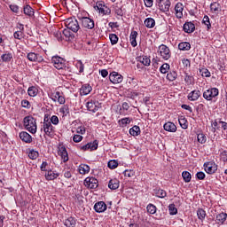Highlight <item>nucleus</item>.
Here are the masks:
<instances>
[{
	"mask_svg": "<svg viewBox=\"0 0 227 227\" xmlns=\"http://www.w3.org/2000/svg\"><path fill=\"white\" fill-rule=\"evenodd\" d=\"M217 95H219V89L211 88L204 91L203 98L206 100H212L214 98L217 97Z\"/></svg>",
	"mask_w": 227,
	"mask_h": 227,
	"instance_id": "7",
	"label": "nucleus"
},
{
	"mask_svg": "<svg viewBox=\"0 0 227 227\" xmlns=\"http://www.w3.org/2000/svg\"><path fill=\"white\" fill-rule=\"evenodd\" d=\"M59 176V173H56L52 170H47V173L45 174L46 180H56Z\"/></svg>",
	"mask_w": 227,
	"mask_h": 227,
	"instance_id": "30",
	"label": "nucleus"
},
{
	"mask_svg": "<svg viewBox=\"0 0 227 227\" xmlns=\"http://www.w3.org/2000/svg\"><path fill=\"white\" fill-rule=\"evenodd\" d=\"M183 29L184 33H194V31H196V25H194V23L192 21H186L183 26Z\"/></svg>",
	"mask_w": 227,
	"mask_h": 227,
	"instance_id": "16",
	"label": "nucleus"
},
{
	"mask_svg": "<svg viewBox=\"0 0 227 227\" xmlns=\"http://www.w3.org/2000/svg\"><path fill=\"white\" fill-rule=\"evenodd\" d=\"M182 177L185 184H189L191 182L192 176L189 173V171H183L182 172Z\"/></svg>",
	"mask_w": 227,
	"mask_h": 227,
	"instance_id": "41",
	"label": "nucleus"
},
{
	"mask_svg": "<svg viewBox=\"0 0 227 227\" xmlns=\"http://www.w3.org/2000/svg\"><path fill=\"white\" fill-rule=\"evenodd\" d=\"M94 210L98 214H102V212H106V210H107V204L104 201H98L94 205Z\"/></svg>",
	"mask_w": 227,
	"mask_h": 227,
	"instance_id": "15",
	"label": "nucleus"
},
{
	"mask_svg": "<svg viewBox=\"0 0 227 227\" xmlns=\"http://www.w3.org/2000/svg\"><path fill=\"white\" fill-rule=\"evenodd\" d=\"M93 88L91 86H82L80 89V95H90Z\"/></svg>",
	"mask_w": 227,
	"mask_h": 227,
	"instance_id": "35",
	"label": "nucleus"
},
{
	"mask_svg": "<svg viewBox=\"0 0 227 227\" xmlns=\"http://www.w3.org/2000/svg\"><path fill=\"white\" fill-rule=\"evenodd\" d=\"M114 12L118 17H123L125 15V7H123V5H114Z\"/></svg>",
	"mask_w": 227,
	"mask_h": 227,
	"instance_id": "23",
	"label": "nucleus"
},
{
	"mask_svg": "<svg viewBox=\"0 0 227 227\" xmlns=\"http://www.w3.org/2000/svg\"><path fill=\"white\" fill-rule=\"evenodd\" d=\"M163 129L167 132H175L176 130V125L171 121H168L164 124Z\"/></svg>",
	"mask_w": 227,
	"mask_h": 227,
	"instance_id": "24",
	"label": "nucleus"
},
{
	"mask_svg": "<svg viewBox=\"0 0 227 227\" xmlns=\"http://www.w3.org/2000/svg\"><path fill=\"white\" fill-rule=\"evenodd\" d=\"M76 68H78L80 74H82L84 72V64H82V61L78 60L75 64Z\"/></svg>",
	"mask_w": 227,
	"mask_h": 227,
	"instance_id": "55",
	"label": "nucleus"
},
{
	"mask_svg": "<svg viewBox=\"0 0 227 227\" xmlns=\"http://www.w3.org/2000/svg\"><path fill=\"white\" fill-rule=\"evenodd\" d=\"M53 35L59 42H61V40H63V34L61 33V31L57 30L53 33Z\"/></svg>",
	"mask_w": 227,
	"mask_h": 227,
	"instance_id": "58",
	"label": "nucleus"
},
{
	"mask_svg": "<svg viewBox=\"0 0 227 227\" xmlns=\"http://www.w3.org/2000/svg\"><path fill=\"white\" fill-rule=\"evenodd\" d=\"M51 61L57 70H63V68H67V61L59 56L52 57Z\"/></svg>",
	"mask_w": 227,
	"mask_h": 227,
	"instance_id": "4",
	"label": "nucleus"
},
{
	"mask_svg": "<svg viewBox=\"0 0 227 227\" xmlns=\"http://www.w3.org/2000/svg\"><path fill=\"white\" fill-rule=\"evenodd\" d=\"M84 185L88 189H97L98 187V180L95 177H87L84 180Z\"/></svg>",
	"mask_w": 227,
	"mask_h": 227,
	"instance_id": "11",
	"label": "nucleus"
},
{
	"mask_svg": "<svg viewBox=\"0 0 227 227\" xmlns=\"http://www.w3.org/2000/svg\"><path fill=\"white\" fill-rule=\"evenodd\" d=\"M98 149V140H94L93 142L88 143L85 145L80 146V150L86 152L87 150H90V152H94V150Z\"/></svg>",
	"mask_w": 227,
	"mask_h": 227,
	"instance_id": "12",
	"label": "nucleus"
},
{
	"mask_svg": "<svg viewBox=\"0 0 227 227\" xmlns=\"http://www.w3.org/2000/svg\"><path fill=\"white\" fill-rule=\"evenodd\" d=\"M59 155L61 156L63 162H68V153L66 147H60L59 150Z\"/></svg>",
	"mask_w": 227,
	"mask_h": 227,
	"instance_id": "21",
	"label": "nucleus"
},
{
	"mask_svg": "<svg viewBox=\"0 0 227 227\" xmlns=\"http://www.w3.org/2000/svg\"><path fill=\"white\" fill-rule=\"evenodd\" d=\"M43 131L46 134V136H51L52 132H54V126H52V123L49 121V120L44 119L43 122Z\"/></svg>",
	"mask_w": 227,
	"mask_h": 227,
	"instance_id": "14",
	"label": "nucleus"
},
{
	"mask_svg": "<svg viewBox=\"0 0 227 227\" xmlns=\"http://www.w3.org/2000/svg\"><path fill=\"white\" fill-rule=\"evenodd\" d=\"M121 122V127H127L130 123V118L126 117L119 121Z\"/></svg>",
	"mask_w": 227,
	"mask_h": 227,
	"instance_id": "57",
	"label": "nucleus"
},
{
	"mask_svg": "<svg viewBox=\"0 0 227 227\" xmlns=\"http://www.w3.org/2000/svg\"><path fill=\"white\" fill-rule=\"evenodd\" d=\"M108 187L111 191H116L120 187V180L116 178L111 179L108 183Z\"/></svg>",
	"mask_w": 227,
	"mask_h": 227,
	"instance_id": "22",
	"label": "nucleus"
},
{
	"mask_svg": "<svg viewBox=\"0 0 227 227\" xmlns=\"http://www.w3.org/2000/svg\"><path fill=\"white\" fill-rule=\"evenodd\" d=\"M176 77H178V74L176 73V71H170L167 74L168 81H171V82L176 81Z\"/></svg>",
	"mask_w": 227,
	"mask_h": 227,
	"instance_id": "45",
	"label": "nucleus"
},
{
	"mask_svg": "<svg viewBox=\"0 0 227 227\" xmlns=\"http://www.w3.org/2000/svg\"><path fill=\"white\" fill-rule=\"evenodd\" d=\"M124 176H128L129 178L134 176V170H125L123 172Z\"/></svg>",
	"mask_w": 227,
	"mask_h": 227,
	"instance_id": "64",
	"label": "nucleus"
},
{
	"mask_svg": "<svg viewBox=\"0 0 227 227\" xmlns=\"http://www.w3.org/2000/svg\"><path fill=\"white\" fill-rule=\"evenodd\" d=\"M65 26L67 29H70L73 33H77L81 29L79 21L75 18H68L65 20Z\"/></svg>",
	"mask_w": 227,
	"mask_h": 227,
	"instance_id": "2",
	"label": "nucleus"
},
{
	"mask_svg": "<svg viewBox=\"0 0 227 227\" xmlns=\"http://www.w3.org/2000/svg\"><path fill=\"white\" fill-rule=\"evenodd\" d=\"M198 219L200 221H205V217H207V212L203 208H199L197 210Z\"/></svg>",
	"mask_w": 227,
	"mask_h": 227,
	"instance_id": "42",
	"label": "nucleus"
},
{
	"mask_svg": "<svg viewBox=\"0 0 227 227\" xmlns=\"http://www.w3.org/2000/svg\"><path fill=\"white\" fill-rule=\"evenodd\" d=\"M58 102L59 104H65V98L61 96L59 91H57Z\"/></svg>",
	"mask_w": 227,
	"mask_h": 227,
	"instance_id": "61",
	"label": "nucleus"
},
{
	"mask_svg": "<svg viewBox=\"0 0 227 227\" xmlns=\"http://www.w3.org/2000/svg\"><path fill=\"white\" fill-rule=\"evenodd\" d=\"M201 95V92L200 90H193L189 93L188 95V100H192L194 102L195 100H198Z\"/></svg>",
	"mask_w": 227,
	"mask_h": 227,
	"instance_id": "27",
	"label": "nucleus"
},
{
	"mask_svg": "<svg viewBox=\"0 0 227 227\" xmlns=\"http://www.w3.org/2000/svg\"><path fill=\"white\" fill-rule=\"evenodd\" d=\"M205 176L206 175L203 171L197 172L196 174V178H198V180H205Z\"/></svg>",
	"mask_w": 227,
	"mask_h": 227,
	"instance_id": "62",
	"label": "nucleus"
},
{
	"mask_svg": "<svg viewBox=\"0 0 227 227\" xmlns=\"http://www.w3.org/2000/svg\"><path fill=\"white\" fill-rule=\"evenodd\" d=\"M20 138L24 143H33V137H31V135H29V133H27L26 131H21L20 133Z\"/></svg>",
	"mask_w": 227,
	"mask_h": 227,
	"instance_id": "19",
	"label": "nucleus"
},
{
	"mask_svg": "<svg viewBox=\"0 0 227 227\" xmlns=\"http://www.w3.org/2000/svg\"><path fill=\"white\" fill-rule=\"evenodd\" d=\"M27 58L28 61H31L32 63H43V56H42L40 53H35V52H29L27 54Z\"/></svg>",
	"mask_w": 227,
	"mask_h": 227,
	"instance_id": "10",
	"label": "nucleus"
},
{
	"mask_svg": "<svg viewBox=\"0 0 227 227\" xmlns=\"http://www.w3.org/2000/svg\"><path fill=\"white\" fill-rule=\"evenodd\" d=\"M204 169L207 175H214L217 171V164L215 161H207L204 163Z\"/></svg>",
	"mask_w": 227,
	"mask_h": 227,
	"instance_id": "8",
	"label": "nucleus"
},
{
	"mask_svg": "<svg viewBox=\"0 0 227 227\" xmlns=\"http://www.w3.org/2000/svg\"><path fill=\"white\" fill-rule=\"evenodd\" d=\"M21 106L24 107L25 109H30L31 108V103L27 101V99H23L21 101Z\"/></svg>",
	"mask_w": 227,
	"mask_h": 227,
	"instance_id": "59",
	"label": "nucleus"
},
{
	"mask_svg": "<svg viewBox=\"0 0 227 227\" xmlns=\"http://www.w3.org/2000/svg\"><path fill=\"white\" fill-rule=\"evenodd\" d=\"M62 35L65 36L67 41L74 40V33H72L69 28H65Z\"/></svg>",
	"mask_w": 227,
	"mask_h": 227,
	"instance_id": "33",
	"label": "nucleus"
},
{
	"mask_svg": "<svg viewBox=\"0 0 227 227\" xmlns=\"http://www.w3.org/2000/svg\"><path fill=\"white\" fill-rule=\"evenodd\" d=\"M155 196L157 198H166V196H168V193L166 192V191L162 189H159V190H156Z\"/></svg>",
	"mask_w": 227,
	"mask_h": 227,
	"instance_id": "49",
	"label": "nucleus"
},
{
	"mask_svg": "<svg viewBox=\"0 0 227 227\" xmlns=\"http://www.w3.org/2000/svg\"><path fill=\"white\" fill-rule=\"evenodd\" d=\"M146 210L148 214H151L152 215H153V214L157 213V207L153 204H148L146 207Z\"/></svg>",
	"mask_w": 227,
	"mask_h": 227,
	"instance_id": "46",
	"label": "nucleus"
},
{
	"mask_svg": "<svg viewBox=\"0 0 227 227\" xmlns=\"http://www.w3.org/2000/svg\"><path fill=\"white\" fill-rule=\"evenodd\" d=\"M29 97H36L38 95V88L36 86H30L27 90Z\"/></svg>",
	"mask_w": 227,
	"mask_h": 227,
	"instance_id": "40",
	"label": "nucleus"
},
{
	"mask_svg": "<svg viewBox=\"0 0 227 227\" xmlns=\"http://www.w3.org/2000/svg\"><path fill=\"white\" fill-rule=\"evenodd\" d=\"M129 134L130 136L136 137V136H139V134H141V128H139V126H133L130 129H129Z\"/></svg>",
	"mask_w": 227,
	"mask_h": 227,
	"instance_id": "36",
	"label": "nucleus"
},
{
	"mask_svg": "<svg viewBox=\"0 0 227 227\" xmlns=\"http://www.w3.org/2000/svg\"><path fill=\"white\" fill-rule=\"evenodd\" d=\"M178 121H179L180 127H182L183 129H186L189 128V122L187 121V119H185V117L181 116L178 119Z\"/></svg>",
	"mask_w": 227,
	"mask_h": 227,
	"instance_id": "38",
	"label": "nucleus"
},
{
	"mask_svg": "<svg viewBox=\"0 0 227 227\" xmlns=\"http://www.w3.org/2000/svg\"><path fill=\"white\" fill-rule=\"evenodd\" d=\"M137 31H136V30L131 31L130 35H129V41H130V44L133 47H137Z\"/></svg>",
	"mask_w": 227,
	"mask_h": 227,
	"instance_id": "25",
	"label": "nucleus"
},
{
	"mask_svg": "<svg viewBox=\"0 0 227 227\" xmlns=\"http://www.w3.org/2000/svg\"><path fill=\"white\" fill-rule=\"evenodd\" d=\"M23 12L27 17H33L35 15V9L31 7V5L27 4L23 7Z\"/></svg>",
	"mask_w": 227,
	"mask_h": 227,
	"instance_id": "28",
	"label": "nucleus"
},
{
	"mask_svg": "<svg viewBox=\"0 0 227 227\" xmlns=\"http://www.w3.org/2000/svg\"><path fill=\"white\" fill-rule=\"evenodd\" d=\"M157 6L160 12L166 13V12H169V8H171V1L169 0H158Z\"/></svg>",
	"mask_w": 227,
	"mask_h": 227,
	"instance_id": "9",
	"label": "nucleus"
},
{
	"mask_svg": "<svg viewBox=\"0 0 227 227\" xmlns=\"http://www.w3.org/2000/svg\"><path fill=\"white\" fill-rule=\"evenodd\" d=\"M202 24L207 26V31H210L212 28V23H210V18L207 15H205L202 20Z\"/></svg>",
	"mask_w": 227,
	"mask_h": 227,
	"instance_id": "39",
	"label": "nucleus"
},
{
	"mask_svg": "<svg viewBox=\"0 0 227 227\" xmlns=\"http://www.w3.org/2000/svg\"><path fill=\"white\" fill-rule=\"evenodd\" d=\"M108 168L110 169H116L118 168V161L116 160H111L108 161Z\"/></svg>",
	"mask_w": 227,
	"mask_h": 227,
	"instance_id": "53",
	"label": "nucleus"
},
{
	"mask_svg": "<svg viewBox=\"0 0 227 227\" xmlns=\"http://www.w3.org/2000/svg\"><path fill=\"white\" fill-rule=\"evenodd\" d=\"M80 20L83 29H93L95 27V20L90 17H82Z\"/></svg>",
	"mask_w": 227,
	"mask_h": 227,
	"instance_id": "6",
	"label": "nucleus"
},
{
	"mask_svg": "<svg viewBox=\"0 0 227 227\" xmlns=\"http://www.w3.org/2000/svg\"><path fill=\"white\" fill-rule=\"evenodd\" d=\"M199 74L202 77H210V71L207 69V67H201L199 69Z\"/></svg>",
	"mask_w": 227,
	"mask_h": 227,
	"instance_id": "43",
	"label": "nucleus"
},
{
	"mask_svg": "<svg viewBox=\"0 0 227 227\" xmlns=\"http://www.w3.org/2000/svg\"><path fill=\"white\" fill-rule=\"evenodd\" d=\"M179 51H191V43L183 42L178 44Z\"/></svg>",
	"mask_w": 227,
	"mask_h": 227,
	"instance_id": "37",
	"label": "nucleus"
},
{
	"mask_svg": "<svg viewBox=\"0 0 227 227\" xmlns=\"http://www.w3.org/2000/svg\"><path fill=\"white\" fill-rule=\"evenodd\" d=\"M109 79L113 84H120L123 82V76L116 72H112L109 74Z\"/></svg>",
	"mask_w": 227,
	"mask_h": 227,
	"instance_id": "13",
	"label": "nucleus"
},
{
	"mask_svg": "<svg viewBox=\"0 0 227 227\" xmlns=\"http://www.w3.org/2000/svg\"><path fill=\"white\" fill-rule=\"evenodd\" d=\"M144 24L148 29L155 27V20L153 18H147L145 20Z\"/></svg>",
	"mask_w": 227,
	"mask_h": 227,
	"instance_id": "31",
	"label": "nucleus"
},
{
	"mask_svg": "<svg viewBox=\"0 0 227 227\" xmlns=\"http://www.w3.org/2000/svg\"><path fill=\"white\" fill-rule=\"evenodd\" d=\"M86 107L88 111H90V113H97V111H98V106L94 101L87 102Z\"/></svg>",
	"mask_w": 227,
	"mask_h": 227,
	"instance_id": "29",
	"label": "nucleus"
},
{
	"mask_svg": "<svg viewBox=\"0 0 227 227\" xmlns=\"http://www.w3.org/2000/svg\"><path fill=\"white\" fill-rule=\"evenodd\" d=\"M64 224L67 227H75V225L77 224V222L75 218L70 216L65 220Z\"/></svg>",
	"mask_w": 227,
	"mask_h": 227,
	"instance_id": "32",
	"label": "nucleus"
},
{
	"mask_svg": "<svg viewBox=\"0 0 227 227\" xmlns=\"http://www.w3.org/2000/svg\"><path fill=\"white\" fill-rule=\"evenodd\" d=\"M23 126L30 134H36V119L33 115H27L23 119Z\"/></svg>",
	"mask_w": 227,
	"mask_h": 227,
	"instance_id": "1",
	"label": "nucleus"
},
{
	"mask_svg": "<svg viewBox=\"0 0 227 227\" xmlns=\"http://www.w3.org/2000/svg\"><path fill=\"white\" fill-rule=\"evenodd\" d=\"M176 19H182L184 17V4L177 3L175 6Z\"/></svg>",
	"mask_w": 227,
	"mask_h": 227,
	"instance_id": "17",
	"label": "nucleus"
},
{
	"mask_svg": "<svg viewBox=\"0 0 227 227\" xmlns=\"http://www.w3.org/2000/svg\"><path fill=\"white\" fill-rule=\"evenodd\" d=\"M0 58L4 63H10L13 59V53L7 51L2 54Z\"/></svg>",
	"mask_w": 227,
	"mask_h": 227,
	"instance_id": "26",
	"label": "nucleus"
},
{
	"mask_svg": "<svg viewBox=\"0 0 227 227\" xmlns=\"http://www.w3.org/2000/svg\"><path fill=\"white\" fill-rule=\"evenodd\" d=\"M51 123H52L53 125H58V123H59V118H58V116L56 115L51 116Z\"/></svg>",
	"mask_w": 227,
	"mask_h": 227,
	"instance_id": "63",
	"label": "nucleus"
},
{
	"mask_svg": "<svg viewBox=\"0 0 227 227\" xmlns=\"http://www.w3.org/2000/svg\"><path fill=\"white\" fill-rule=\"evenodd\" d=\"M158 54H160V58H162L165 61H168L171 58V50L166 44H160L158 47Z\"/></svg>",
	"mask_w": 227,
	"mask_h": 227,
	"instance_id": "3",
	"label": "nucleus"
},
{
	"mask_svg": "<svg viewBox=\"0 0 227 227\" xmlns=\"http://www.w3.org/2000/svg\"><path fill=\"white\" fill-rule=\"evenodd\" d=\"M109 38L112 45H116V43H118L119 38L116 34H110Z\"/></svg>",
	"mask_w": 227,
	"mask_h": 227,
	"instance_id": "50",
	"label": "nucleus"
},
{
	"mask_svg": "<svg viewBox=\"0 0 227 227\" xmlns=\"http://www.w3.org/2000/svg\"><path fill=\"white\" fill-rule=\"evenodd\" d=\"M198 143H200V145H205L207 143V136L203 133H199L197 135Z\"/></svg>",
	"mask_w": 227,
	"mask_h": 227,
	"instance_id": "48",
	"label": "nucleus"
},
{
	"mask_svg": "<svg viewBox=\"0 0 227 227\" xmlns=\"http://www.w3.org/2000/svg\"><path fill=\"white\" fill-rule=\"evenodd\" d=\"M96 10L99 15H111V8H109L104 2H98L96 4Z\"/></svg>",
	"mask_w": 227,
	"mask_h": 227,
	"instance_id": "5",
	"label": "nucleus"
},
{
	"mask_svg": "<svg viewBox=\"0 0 227 227\" xmlns=\"http://www.w3.org/2000/svg\"><path fill=\"white\" fill-rule=\"evenodd\" d=\"M168 212L170 215H176L178 214V209L175 206V204H169Z\"/></svg>",
	"mask_w": 227,
	"mask_h": 227,
	"instance_id": "47",
	"label": "nucleus"
},
{
	"mask_svg": "<svg viewBox=\"0 0 227 227\" xmlns=\"http://www.w3.org/2000/svg\"><path fill=\"white\" fill-rule=\"evenodd\" d=\"M138 61L140 63H143L145 67H150V64L152 63V60L146 55H143V56L139 57Z\"/></svg>",
	"mask_w": 227,
	"mask_h": 227,
	"instance_id": "34",
	"label": "nucleus"
},
{
	"mask_svg": "<svg viewBox=\"0 0 227 227\" xmlns=\"http://www.w3.org/2000/svg\"><path fill=\"white\" fill-rule=\"evenodd\" d=\"M13 37L16 38V40H21V38H24V33L22 31H16L13 34Z\"/></svg>",
	"mask_w": 227,
	"mask_h": 227,
	"instance_id": "56",
	"label": "nucleus"
},
{
	"mask_svg": "<svg viewBox=\"0 0 227 227\" xmlns=\"http://www.w3.org/2000/svg\"><path fill=\"white\" fill-rule=\"evenodd\" d=\"M170 66L168 63L163 64L160 67V74H168V71L169 70Z\"/></svg>",
	"mask_w": 227,
	"mask_h": 227,
	"instance_id": "51",
	"label": "nucleus"
},
{
	"mask_svg": "<svg viewBox=\"0 0 227 227\" xmlns=\"http://www.w3.org/2000/svg\"><path fill=\"white\" fill-rule=\"evenodd\" d=\"M38 155H40V153H38V152L34 151V150L30 151L29 153H28V157L32 160H35L38 159Z\"/></svg>",
	"mask_w": 227,
	"mask_h": 227,
	"instance_id": "54",
	"label": "nucleus"
},
{
	"mask_svg": "<svg viewBox=\"0 0 227 227\" xmlns=\"http://www.w3.org/2000/svg\"><path fill=\"white\" fill-rule=\"evenodd\" d=\"M227 214L224 212H222L215 216V223L216 224H224L226 222Z\"/></svg>",
	"mask_w": 227,
	"mask_h": 227,
	"instance_id": "20",
	"label": "nucleus"
},
{
	"mask_svg": "<svg viewBox=\"0 0 227 227\" xmlns=\"http://www.w3.org/2000/svg\"><path fill=\"white\" fill-rule=\"evenodd\" d=\"M9 8L13 13H19L20 7L17 4H10Z\"/></svg>",
	"mask_w": 227,
	"mask_h": 227,
	"instance_id": "60",
	"label": "nucleus"
},
{
	"mask_svg": "<svg viewBox=\"0 0 227 227\" xmlns=\"http://www.w3.org/2000/svg\"><path fill=\"white\" fill-rule=\"evenodd\" d=\"M184 81L188 86L194 84V77L191 75H185Z\"/></svg>",
	"mask_w": 227,
	"mask_h": 227,
	"instance_id": "52",
	"label": "nucleus"
},
{
	"mask_svg": "<svg viewBox=\"0 0 227 227\" xmlns=\"http://www.w3.org/2000/svg\"><path fill=\"white\" fill-rule=\"evenodd\" d=\"M79 173L81 175H86V173H90V166L86 164H82L79 167Z\"/></svg>",
	"mask_w": 227,
	"mask_h": 227,
	"instance_id": "44",
	"label": "nucleus"
},
{
	"mask_svg": "<svg viewBox=\"0 0 227 227\" xmlns=\"http://www.w3.org/2000/svg\"><path fill=\"white\" fill-rule=\"evenodd\" d=\"M210 12L211 13H215L218 15L220 12H222L221 4L219 2H213L210 4Z\"/></svg>",
	"mask_w": 227,
	"mask_h": 227,
	"instance_id": "18",
	"label": "nucleus"
}]
</instances>
